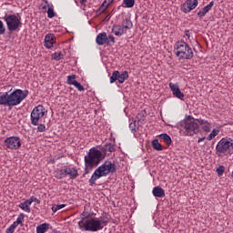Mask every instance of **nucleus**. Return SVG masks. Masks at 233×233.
Here are the masks:
<instances>
[{
    "label": "nucleus",
    "mask_w": 233,
    "mask_h": 233,
    "mask_svg": "<svg viewBox=\"0 0 233 233\" xmlns=\"http://www.w3.org/2000/svg\"><path fill=\"white\" fill-rule=\"evenodd\" d=\"M127 79H128V71L119 73V71L115 70L110 76V83L113 84L116 83V81H118V83L123 84Z\"/></svg>",
    "instance_id": "9b49d317"
},
{
    "label": "nucleus",
    "mask_w": 233,
    "mask_h": 233,
    "mask_svg": "<svg viewBox=\"0 0 233 233\" xmlns=\"http://www.w3.org/2000/svg\"><path fill=\"white\" fill-rule=\"evenodd\" d=\"M152 194L155 198H165V189L159 186H157L153 187Z\"/></svg>",
    "instance_id": "412c9836"
},
{
    "label": "nucleus",
    "mask_w": 233,
    "mask_h": 233,
    "mask_svg": "<svg viewBox=\"0 0 233 233\" xmlns=\"http://www.w3.org/2000/svg\"><path fill=\"white\" fill-rule=\"evenodd\" d=\"M106 41H108L106 33L102 32L96 35V45H98V46H103V45H106Z\"/></svg>",
    "instance_id": "f3484780"
},
{
    "label": "nucleus",
    "mask_w": 233,
    "mask_h": 233,
    "mask_svg": "<svg viewBox=\"0 0 233 233\" xmlns=\"http://www.w3.org/2000/svg\"><path fill=\"white\" fill-rule=\"evenodd\" d=\"M123 4L127 8H132L136 5V0H124Z\"/></svg>",
    "instance_id": "72a5a7b5"
},
{
    "label": "nucleus",
    "mask_w": 233,
    "mask_h": 233,
    "mask_svg": "<svg viewBox=\"0 0 233 233\" xmlns=\"http://www.w3.org/2000/svg\"><path fill=\"white\" fill-rule=\"evenodd\" d=\"M185 35H187V37L188 39H190V31H189V30H186V31H185Z\"/></svg>",
    "instance_id": "49530a36"
},
{
    "label": "nucleus",
    "mask_w": 233,
    "mask_h": 233,
    "mask_svg": "<svg viewBox=\"0 0 233 233\" xmlns=\"http://www.w3.org/2000/svg\"><path fill=\"white\" fill-rule=\"evenodd\" d=\"M54 43H56V36L54 34H47L45 36L44 46L48 49L53 48Z\"/></svg>",
    "instance_id": "2eb2a0df"
},
{
    "label": "nucleus",
    "mask_w": 233,
    "mask_h": 233,
    "mask_svg": "<svg viewBox=\"0 0 233 233\" xmlns=\"http://www.w3.org/2000/svg\"><path fill=\"white\" fill-rule=\"evenodd\" d=\"M46 112V109L43 105L35 106L31 112V125H33V127H37L38 132H45L46 130V127L44 124H39L41 118L45 117Z\"/></svg>",
    "instance_id": "423d86ee"
},
{
    "label": "nucleus",
    "mask_w": 233,
    "mask_h": 233,
    "mask_svg": "<svg viewBox=\"0 0 233 233\" xmlns=\"http://www.w3.org/2000/svg\"><path fill=\"white\" fill-rule=\"evenodd\" d=\"M6 32V28H5V24L0 20V35H3Z\"/></svg>",
    "instance_id": "a19ab883"
},
{
    "label": "nucleus",
    "mask_w": 233,
    "mask_h": 233,
    "mask_svg": "<svg viewBox=\"0 0 233 233\" xmlns=\"http://www.w3.org/2000/svg\"><path fill=\"white\" fill-rule=\"evenodd\" d=\"M129 128L133 134H136L137 132V129H136V121L129 124Z\"/></svg>",
    "instance_id": "37998d69"
},
{
    "label": "nucleus",
    "mask_w": 233,
    "mask_h": 233,
    "mask_svg": "<svg viewBox=\"0 0 233 233\" xmlns=\"http://www.w3.org/2000/svg\"><path fill=\"white\" fill-rule=\"evenodd\" d=\"M71 85H73V86H76L78 92H85V86H83L81 83L73 80V82H71Z\"/></svg>",
    "instance_id": "2f4dec72"
},
{
    "label": "nucleus",
    "mask_w": 233,
    "mask_h": 233,
    "mask_svg": "<svg viewBox=\"0 0 233 233\" xmlns=\"http://www.w3.org/2000/svg\"><path fill=\"white\" fill-rule=\"evenodd\" d=\"M3 19L5 21L10 32H15L21 25V18L17 17L15 15H5Z\"/></svg>",
    "instance_id": "1a4fd4ad"
},
{
    "label": "nucleus",
    "mask_w": 233,
    "mask_h": 233,
    "mask_svg": "<svg viewBox=\"0 0 233 233\" xmlns=\"http://www.w3.org/2000/svg\"><path fill=\"white\" fill-rule=\"evenodd\" d=\"M15 228H17V226L13 223V224L5 230V233H14V232H15Z\"/></svg>",
    "instance_id": "4c0bfd02"
},
{
    "label": "nucleus",
    "mask_w": 233,
    "mask_h": 233,
    "mask_svg": "<svg viewBox=\"0 0 233 233\" xmlns=\"http://www.w3.org/2000/svg\"><path fill=\"white\" fill-rule=\"evenodd\" d=\"M169 88H170L173 96L175 97H177V99H183V97H185V94L183 92H181V89H179V85L170 82Z\"/></svg>",
    "instance_id": "ddd939ff"
},
{
    "label": "nucleus",
    "mask_w": 233,
    "mask_h": 233,
    "mask_svg": "<svg viewBox=\"0 0 233 233\" xmlns=\"http://www.w3.org/2000/svg\"><path fill=\"white\" fill-rule=\"evenodd\" d=\"M121 26L124 27L125 31L127 32V30L132 29L134 24H132V21H130V19L126 18L125 20H123Z\"/></svg>",
    "instance_id": "393cba45"
},
{
    "label": "nucleus",
    "mask_w": 233,
    "mask_h": 233,
    "mask_svg": "<svg viewBox=\"0 0 233 233\" xmlns=\"http://www.w3.org/2000/svg\"><path fill=\"white\" fill-rule=\"evenodd\" d=\"M180 130L184 131V136L192 137L195 134H199V124L196 119H187L180 123Z\"/></svg>",
    "instance_id": "6e6552de"
},
{
    "label": "nucleus",
    "mask_w": 233,
    "mask_h": 233,
    "mask_svg": "<svg viewBox=\"0 0 233 233\" xmlns=\"http://www.w3.org/2000/svg\"><path fill=\"white\" fill-rule=\"evenodd\" d=\"M205 139H207V137H203L198 138V143H202V141H205Z\"/></svg>",
    "instance_id": "09e8293b"
},
{
    "label": "nucleus",
    "mask_w": 233,
    "mask_h": 233,
    "mask_svg": "<svg viewBox=\"0 0 233 233\" xmlns=\"http://www.w3.org/2000/svg\"><path fill=\"white\" fill-rule=\"evenodd\" d=\"M52 57L55 61H61V59H63V53L56 52L52 55Z\"/></svg>",
    "instance_id": "c9c22d12"
},
{
    "label": "nucleus",
    "mask_w": 233,
    "mask_h": 233,
    "mask_svg": "<svg viewBox=\"0 0 233 233\" xmlns=\"http://www.w3.org/2000/svg\"><path fill=\"white\" fill-rule=\"evenodd\" d=\"M5 148L9 150H19L21 148V138L19 137H8L4 140Z\"/></svg>",
    "instance_id": "9d476101"
},
{
    "label": "nucleus",
    "mask_w": 233,
    "mask_h": 233,
    "mask_svg": "<svg viewBox=\"0 0 233 233\" xmlns=\"http://www.w3.org/2000/svg\"><path fill=\"white\" fill-rule=\"evenodd\" d=\"M28 97V90L15 89L13 92H0L1 106H17Z\"/></svg>",
    "instance_id": "f257e3e1"
},
{
    "label": "nucleus",
    "mask_w": 233,
    "mask_h": 233,
    "mask_svg": "<svg viewBox=\"0 0 233 233\" xmlns=\"http://www.w3.org/2000/svg\"><path fill=\"white\" fill-rule=\"evenodd\" d=\"M196 121L198 123V127H201L203 132L208 133L212 128V124L208 122V120H205L202 118H197Z\"/></svg>",
    "instance_id": "4468645a"
},
{
    "label": "nucleus",
    "mask_w": 233,
    "mask_h": 233,
    "mask_svg": "<svg viewBox=\"0 0 233 233\" xmlns=\"http://www.w3.org/2000/svg\"><path fill=\"white\" fill-rule=\"evenodd\" d=\"M107 225L108 220H100L96 218H81L78 221V228L82 232H98V230H103Z\"/></svg>",
    "instance_id": "f03ea898"
},
{
    "label": "nucleus",
    "mask_w": 233,
    "mask_h": 233,
    "mask_svg": "<svg viewBox=\"0 0 233 233\" xmlns=\"http://www.w3.org/2000/svg\"><path fill=\"white\" fill-rule=\"evenodd\" d=\"M67 176V167L65 166L63 168L56 170L54 172V177L56 179H65V177Z\"/></svg>",
    "instance_id": "6ab92c4d"
},
{
    "label": "nucleus",
    "mask_w": 233,
    "mask_h": 233,
    "mask_svg": "<svg viewBox=\"0 0 233 233\" xmlns=\"http://www.w3.org/2000/svg\"><path fill=\"white\" fill-rule=\"evenodd\" d=\"M116 43V37L114 35H107L106 44L108 46H113V45Z\"/></svg>",
    "instance_id": "473e14b6"
},
{
    "label": "nucleus",
    "mask_w": 233,
    "mask_h": 233,
    "mask_svg": "<svg viewBox=\"0 0 233 233\" xmlns=\"http://www.w3.org/2000/svg\"><path fill=\"white\" fill-rule=\"evenodd\" d=\"M105 159V155L97 147H91L86 156L84 157L86 173L87 174V168H96L99 166V163Z\"/></svg>",
    "instance_id": "20e7f679"
},
{
    "label": "nucleus",
    "mask_w": 233,
    "mask_h": 233,
    "mask_svg": "<svg viewBox=\"0 0 233 233\" xmlns=\"http://www.w3.org/2000/svg\"><path fill=\"white\" fill-rule=\"evenodd\" d=\"M174 52L180 60H190L194 57V50L183 40L175 43Z\"/></svg>",
    "instance_id": "39448f33"
},
{
    "label": "nucleus",
    "mask_w": 233,
    "mask_h": 233,
    "mask_svg": "<svg viewBox=\"0 0 233 233\" xmlns=\"http://www.w3.org/2000/svg\"><path fill=\"white\" fill-rule=\"evenodd\" d=\"M23 221H25V215L20 213L16 218V221L13 222L16 227H23Z\"/></svg>",
    "instance_id": "c756f323"
},
{
    "label": "nucleus",
    "mask_w": 233,
    "mask_h": 233,
    "mask_svg": "<svg viewBox=\"0 0 233 233\" xmlns=\"http://www.w3.org/2000/svg\"><path fill=\"white\" fill-rule=\"evenodd\" d=\"M111 32L117 37H121V35H124V34H127L125 27L122 26L121 25H114L112 26Z\"/></svg>",
    "instance_id": "dca6fc26"
},
{
    "label": "nucleus",
    "mask_w": 233,
    "mask_h": 233,
    "mask_svg": "<svg viewBox=\"0 0 233 233\" xmlns=\"http://www.w3.org/2000/svg\"><path fill=\"white\" fill-rule=\"evenodd\" d=\"M50 225L48 223H43L36 227V233H45L48 230Z\"/></svg>",
    "instance_id": "b1692460"
},
{
    "label": "nucleus",
    "mask_w": 233,
    "mask_h": 233,
    "mask_svg": "<svg viewBox=\"0 0 233 233\" xmlns=\"http://www.w3.org/2000/svg\"><path fill=\"white\" fill-rule=\"evenodd\" d=\"M100 152H102V154H105V156H106L108 154V152L110 154H112V152H116V146L112 143H106L102 147Z\"/></svg>",
    "instance_id": "a211bd4d"
},
{
    "label": "nucleus",
    "mask_w": 233,
    "mask_h": 233,
    "mask_svg": "<svg viewBox=\"0 0 233 233\" xmlns=\"http://www.w3.org/2000/svg\"><path fill=\"white\" fill-rule=\"evenodd\" d=\"M198 15L201 18V17H205V15H207V13L205 11H203V9L201 11H199L198 13Z\"/></svg>",
    "instance_id": "a18cd8bd"
},
{
    "label": "nucleus",
    "mask_w": 233,
    "mask_h": 233,
    "mask_svg": "<svg viewBox=\"0 0 233 233\" xmlns=\"http://www.w3.org/2000/svg\"><path fill=\"white\" fill-rule=\"evenodd\" d=\"M116 170V164L110 161H106L94 171V173L92 174L89 179V186L94 187L97 179H101V177H106L108 174H114Z\"/></svg>",
    "instance_id": "7ed1b4c3"
},
{
    "label": "nucleus",
    "mask_w": 233,
    "mask_h": 233,
    "mask_svg": "<svg viewBox=\"0 0 233 233\" xmlns=\"http://www.w3.org/2000/svg\"><path fill=\"white\" fill-rule=\"evenodd\" d=\"M67 176H69L70 179H76L79 176V173L76 167L70 168L67 167Z\"/></svg>",
    "instance_id": "5701e85b"
},
{
    "label": "nucleus",
    "mask_w": 233,
    "mask_h": 233,
    "mask_svg": "<svg viewBox=\"0 0 233 233\" xmlns=\"http://www.w3.org/2000/svg\"><path fill=\"white\" fill-rule=\"evenodd\" d=\"M146 117H147V111L141 110L137 115V123H143V121H145Z\"/></svg>",
    "instance_id": "cd10ccee"
},
{
    "label": "nucleus",
    "mask_w": 233,
    "mask_h": 233,
    "mask_svg": "<svg viewBox=\"0 0 233 233\" xmlns=\"http://www.w3.org/2000/svg\"><path fill=\"white\" fill-rule=\"evenodd\" d=\"M216 152L223 156H232L233 139L228 137L221 138L216 146Z\"/></svg>",
    "instance_id": "0eeeda50"
},
{
    "label": "nucleus",
    "mask_w": 233,
    "mask_h": 233,
    "mask_svg": "<svg viewBox=\"0 0 233 233\" xmlns=\"http://www.w3.org/2000/svg\"><path fill=\"white\" fill-rule=\"evenodd\" d=\"M212 6H214V1H211L208 5L204 6L202 8V11L205 12L206 14H208V12L212 10Z\"/></svg>",
    "instance_id": "f704fd0d"
},
{
    "label": "nucleus",
    "mask_w": 233,
    "mask_h": 233,
    "mask_svg": "<svg viewBox=\"0 0 233 233\" xmlns=\"http://www.w3.org/2000/svg\"><path fill=\"white\" fill-rule=\"evenodd\" d=\"M32 204H30V201L28 199H26L25 201L22 202L19 204V208H21V210H24V212H27V214H30L31 209H30V206Z\"/></svg>",
    "instance_id": "4be33fe9"
},
{
    "label": "nucleus",
    "mask_w": 233,
    "mask_h": 233,
    "mask_svg": "<svg viewBox=\"0 0 233 233\" xmlns=\"http://www.w3.org/2000/svg\"><path fill=\"white\" fill-rule=\"evenodd\" d=\"M159 137L161 139H163V141L166 143V145H167V146L172 145V138L170 137V136H168V134L162 133L159 135Z\"/></svg>",
    "instance_id": "a878e982"
},
{
    "label": "nucleus",
    "mask_w": 233,
    "mask_h": 233,
    "mask_svg": "<svg viewBox=\"0 0 233 233\" xmlns=\"http://www.w3.org/2000/svg\"><path fill=\"white\" fill-rule=\"evenodd\" d=\"M114 3V0H105L99 7L100 12H105L110 5Z\"/></svg>",
    "instance_id": "bb28decb"
},
{
    "label": "nucleus",
    "mask_w": 233,
    "mask_h": 233,
    "mask_svg": "<svg viewBox=\"0 0 233 233\" xmlns=\"http://www.w3.org/2000/svg\"><path fill=\"white\" fill-rule=\"evenodd\" d=\"M81 217H82V219H86V218H90V213L84 211V212H82Z\"/></svg>",
    "instance_id": "c03bdc74"
},
{
    "label": "nucleus",
    "mask_w": 233,
    "mask_h": 233,
    "mask_svg": "<svg viewBox=\"0 0 233 233\" xmlns=\"http://www.w3.org/2000/svg\"><path fill=\"white\" fill-rule=\"evenodd\" d=\"M80 3L83 6V10H85V6H86L85 3H86V0H80Z\"/></svg>",
    "instance_id": "de8ad7c7"
},
{
    "label": "nucleus",
    "mask_w": 233,
    "mask_h": 233,
    "mask_svg": "<svg viewBox=\"0 0 233 233\" xmlns=\"http://www.w3.org/2000/svg\"><path fill=\"white\" fill-rule=\"evenodd\" d=\"M66 207V204H60V205H54L52 207L53 212H57V210H61V208H65Z\"/></svg>",
    "instance_id": "e433bc0d"
},
{
    "label": "nucleus",
    "mask_w": 233,
    "mask_h": 233,
    "mask_svg": "<svg viewBox=\"0 0 233 233\" xmlns=\"http://www.w3.org/2000/svg\"><path fill=\"white\" fill-rule=\"evenodd\" d=\"M151 145L154 150H158V151L163 150V146H161L158 139L152 140Z\"/></svg>",
    "instance_id": "c85d7f7f"
},
{
    "label": "nucleus",
    "mask_w": 233,
    "mask_h": 233,
    "mask_svg": "<svg viewBox=\"0 0 233 233\" xmlns=\"http://www.w3.org/2000/svg\"><path fill=\"white\" fill-rule=\"evenodd\" d=\"M198 5H199L198 0H186L181 5V11L184 14H189V12H192V10L197 8Z\"/></svg>",
    "instance_id": "f8f14e48"
},
{
    "label": "nucleus",
    "mask_w": 233,
    "mask_h": 233,
    "mask_svg": "<svg viewBox=\"0 0 233 233\" xmlns=\"http://www.w3.org/2000/svg\"><path fill=\"white\" fill-rule=\"evenodd\" d=\"M73 81H76V75H71L67 76V84L68 85H72Z\"/></svg>",
    "instance_id": "79ce46f5"
},
{
    "label": "nucleus",
    "mask_w": 233,
    "mask_h": 233,
    "mask_svg": "<svg viewBox=\"0 0 233 233\" xmlns=\"http://www.w3.org/2000/svg\"><path fill=\"white\" fill-rule=\"evenodd\" d=\"M219 134V129H213L211 133L208 136L207 139L208 141H212Z\"/></svg>",
    "instance_id": "7c9ffc66"
},
{
    "label": "nucleus",
    "mask_w": 233,
    "mask_h": 233,
    "mask_svg": "<svg viewBox=\"0 0 233 233\" xmlns=\"http://www.w3.org/2000/svg\"><path fill=\"white\" fill-rule=\"evenodd\" d=\"M225 172V167L220 166L217 168L218 176H223V173Z\"/></svg>",
    "instance_id": "ea45409f"
},
{
    "label": "nucleus",
    "mask_w": 233,
    "mask_h": 233,
    "mask_svg": "<svg viewBox=\"0 0 233 233\" xmlns=\"http://www.w3.org/2000/svg\"><path fill=\"white\" fill-rule=\"evenodd\" d=\"M27 200H29V203L31 205H32V203H36L37 205H41V200L37 199V198H35V197H31Z\"/></svg>",
    "instance_id": "58836bf2"
},
{
    "label": "nucleus",
    "mask_w": 233,
    "mask_h": 233,
    "mask_svg": "<svg viewBox=\"0 0 233 233\" xmlns=\"http://www.w3.org/2000/svg\"><path fill=\"white\" fill-rule=\"evenodd\" d=\"M43 2L46 3V5L44 6H42V9L46 10V8H48L47 17L49 19L56 17V13L54 12V7H50V4H48V0H43Z\"/></svg>",
    "instance_id": "aec40b11"
}]
</instances>
